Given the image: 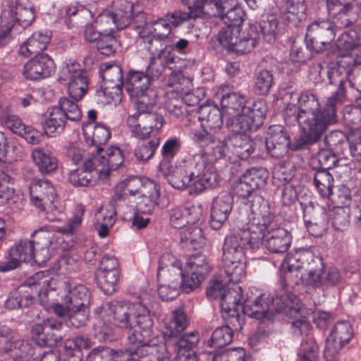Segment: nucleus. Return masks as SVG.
<instances>
[{
  "label": "nucleus",
  "mask_w": 361,
  "mask_h": 361,
  "mask_svg": "<svg viewBox=\"0 0 361 361\" xmlns=\"http://www.w3.org/2000/svg\"><path fill=\"white\" fill-rule=\"evenodd\" d=\"M233 332L228 326H222L216 328L212 334L209 345L221 348L228 345L233 340Z\"/></svg>",
  "instance_id": "nucleus-60"
},
{
  "label": "nucleus",
  "mask_w": 361,
  "mask_h": 361,
  "mask_svg": "<svg viewBox=\"0 0 361 361\" xmlns=\"http://www.w3.org/2000/svg\"><path fill=\"white\" fill-rule=\"evenodd\" d=\"M331 223L334 228L339 231H345L350 225V209L335 207L332 211Z\"/></svg>",
  "instance_id": "nucleus-63"
},
{
  "label": "nucleus",
  "mask_w": 361,
  "mask_h": 361,
  "mask_svg": "<svg viewBox=\"0 0 361 361\" xmlns=\"http://www.w3.org/2000/svg\"><path fill=\"white\" fill-rule=\"evenodd\" d=\"M31 238L36 249L35 262L42 265L51 258V250L54 248L52 247L54 234L44 228H41L33 232Z\"/></svg>",
  "instance_id": "nucleus-26"
},
{
  "label": "nucleus",
  "mask_w": 361,
  "mask_h": 361,
  "mask_svg": "<svg viewBox=\"0 0 361 361\" xmlns=\"http://www.w3.org/2000/svg\"><path fill=\"white\" fill-rule=\"evenodd\" d=\"M254 91L257 94L266 95L274 83V76L271 70L259 68L254 76Z\"/></svg>",
  "instance_id": "nucleus-48"
},
{
  "label": "nucleus",
  "mask_w": 361,
  "mask_h": 361,
  "mask_svg": "<svg viewBox=\"0 0 361 361\" xmlns=\"http://www.w3.org/2000/svg\"><path fill=\"white\" fill-rule=\"evenodd\" d=\"M100 73L102 82L96 95L103 97L106 103L121 102L124 82L121 67L115 63H105L100 68Z\"/></svg>",
  "instance_id": "nucleus-8"
},
{
  "label": "nucleus",
  "mask_w": 361,
  "mask_h": 361,
  "mask_svg": "<svg viewBox=\"0 0 361 361\" xmlns=\"http://www.w3.org/2000/svg\"><path fill=\"white\" fill-rule=\"evenodd\" d=\"M329 12L334 16V20L331 23H334L337 31L352 25L359 18V12L356 7L339 8L335 10L334 12L333 11H329Z\"/></svg>",
  "instance_id": "nucleus-47"
},
{
  "label": "nucleus",
  "mask_w": 361,
  "mask_h": 361,
  "mask_svg": "<svg viewBox=\"0 0 361 361\" xmlns=\"http://www.w3.org/2000/svg\"><path fill=\"white\" fill-rule=\"evenodd\" d=\"M120 273H107L94 275L98 287L106 295H111L118 288Z\"/></svg>",
  "instance_id": "nucleus-56"
},
{
  "label": "nucleus",
  "mask_w": 361,
  "mask_h": 361,
  "mask_svg": "<svg viewBox=\"0 0 361 361\" xmlns=\"http://www.w3.org/2000/svg\"><path fill=\"white\" fill-rule=\"evenodd\" d=\"M86 361H123L121 353L107 346L93 348L87 355Z\"/></svg>",
  "instance_id": "nucleus-54"
},
{
  "label": "nucleus",
  "mask_w": 361,
  "mask_h": 361,
  "mask_svg": "<svg viewBox=\"0 0 361 361\" xmlns=\"http://www.w3.org/2000/svg\"><path fill=\"white\" fill-rule=\"evenodd\" d=\"M353 336L351 324L347 321L336 323L326 341L324 361H339V351L350 342Z\"/></svg>",
  "instance_id": "nucleus-12"
},
{
  "label": "nucleus",
  "mask_w": 361,
  "mask_h": 361,
  "mask_svg": "<svg viewBox=\"0 0 361 361\" xmlns=\"http://www.w3.org/2000/svg\"><path fill=\"white\" fill-rule=\"evenodd\" d=\"M109 321L121 330L131 332L128 343L140 342L153 336L154 320L148 307L142 302L114 301L103 306Z\"/></svg>",
  "instance_id": "nucleus-3"
},
{
  "label": "nucleus",
  "mask_w": 361,
  "mask_h": 361,
  "mask_svg": "<svg viewBox=\"0 0 361 361\" xmlns=\"http://www.w3.org/2000/svg\"><path fill=\"white\" fill-rule=\"evenodd\" d=\"M262 244L272 253H285L291 244V233L286 229L276 226H271L263 232Z\"/></svg>",
  "instance_id": "nucleus-17"
},
{
  "label": "nucleus",
  "mask_w": 361,
  "mask_h": 361,
  "mask_svg": "<svg viewBox=\"0 0 361 361\" xmlns=\"http://www.w3.org/2000/svg\"><path fill=\"white\" fill-rule=\"evenodd\" d=\"M150 80L146 73L137 71H130L126 77L123 87L129 96L135 99L134 102H139L141 98L147 97L150 92H155L149 88Z\"/></svg>",
  "instance_id": "nucleus-20"
},
{
  "label": "nucleus",
  "mask_w": 361,
  "mask_h": 361,
  "mask_svg": "<svg viewBox=\"0 0 361 361\" xmlns=\"http://www.w3.org/2000/svg\"><path fill=\"white\" fill-rule=\"evenodd\" d=\"M180 242L186 247L197 250L204 246L205 238L202 230L197 226L187 227L180 233Z\"/></svg>",
  "instance_id": "nucleus-49"
},
{
  "label": "nucleus",
  "mask_w": 361,
  "mask_h": 361,
  "mask_svg": "<svg viewBox=\"0 0 361 361\" xmlns=\"http://www.w3.org/2000/svg\"><path fill=\"white\" fill-rule=\"evenodd\" d=\"M223 113L216 105L204 104L198 110V119L204 128L216 130L223 124Z\"/></svg>",
  "instance_id": "nucleus-34"
},
{
  "label": "nucleus",
  "mask_w": 361,
  "mask_h": 361,
  "mask_svg": "<svg viewBox=\"0 0 361 361\" xmlns=\"http://www.w3.org/2000/svg\"><path fill=\"white\" fill-rule=\"evenodd\" d=\"M63 323L55 317H49L32 327V338L40 347H54L63 340Z\"/></svg>",
  "instance_id": "nucleus-13"
},
{
  "label": "nucleus",
  "mask_w": 361,
  "mask_h": 361,
  "mask_svg": "<svg viewBox=\"0 0 361 361\" xmlns=\"http://www.w3.org/2000/svg\"><path fill=\"white\" fill-rule=\"evenodd\" d=\"M34 302L32 295L25 286H21L12 291L5 301V307L9 310L28 307Z\"/></svg>",
  "instance_id": "nucleus-44"
},
{
  "label": "nucleus",
  "mask_w": 361,
  "mask_h": 361,
  "mask_svg": "<svg viewBox=\"0 0 361 361\" xmlns=\"http://www.w3.org/2000/svg\"><path fill=\"white\" fill-rule=\"evenodd\" d=\"M156 103V92H150L147 97L134 102L137 112L127 118V126L133 137L142 140L151 136L157 137L165 123V119L161 114L151 111Z\"/></svg>",
  "instance_id": "nucleus-5"
},
{
  "label": "nucleus",
  "mask_w": 361,
  "mask_h": 361,
  "mask_svg": "<svg viewBox=\"0 0 361 361\" xmlns=\"http://www.w3.org/2000/svg\"><path fill=\"white\" fill-rule=\"evenodd\" d=\"M279 20L273 14H264L259 22V28L264 40L269 43L274 42L279 32Z\"/></svg>",
  "instance_id": "nucleus-51"
},
{
  "label": "nucleus",
  "mask_w": 361,
  "mask_h": 361,
  "mask_svg": "<svg viewBox=\"0 0 361 361\" xmlns=\"http://www.w3.org/2000/svg\"><path fill=\"white\" fill-rule=\"evenodd\" d=\"M314 265L321 267L322 260L314 258L309 251L299 250L295 253H288L283 259L281 267L283 269H288L289 272L305 269L308 274V269Z\"/></svg>",
  "instance_id": "nucleus-29"
},
{
  "label": "nucleus",
  "mask_w": 361,
  "mask_h": 361,
  "mask_svg": "<svg viewBox=\"0 0 361 361\" xmlns=\"http://www.w3.org/2000/svg\"><path fill=\"white\" fill-rule=\"evenodd\" d=\"M90 155L94 159V162H96V171L100 173V179L106 178L110 172L118 169L124 161L123 152L116 147H111L106 151L103 149L97 154L91 152Z\"/></svg>",
  "instance_id": "nucleus-16"
},
{
  "label": "nucleus",
  "mask_w": 361,
  "mask_h": 361,
  "mask_svg": "<svg viewBox=\"0 0 361 361\" xmlns=\"http://www.w3.org/2000/svg\"><path fill=\"white\" fill-rule=\"evenodd\" d=\"M36 18V10L30 4H24L22 0L16 3L12 10L11 20L14 24L18 25L23 28H26L32 25Z\"/></svg>",
  "instance_id": "nucleus-39"
},
{
  "label": "nucleus",
  "mask_w": 361,
  "mask_h": 361,
  "mask_svg": "<svg viewBox=\"0 0 361 361\" xmlns=\"http://www.w3.org/2000/svg\"><path fill=\"white\" fill-rule=\"evenodd\" d=\"M93 18L91 10L82 5L71 6L66 8L65 23L71 27L74 25L86 23Z\"/></svg>",
  "instance_id": "nucleus-46"
},
{
  "label": "nucleus",
  "mask_w": 361,
  "mask_h": 361,
  "mask_svg": "<svg viewBox=\"0 0 361 361\" xmlns=\"http://www.w3.org/2000/svg\"><path fill=\"white\" fill-rule=\"evenodd\" d=\"M54 281L48 274L44 271H39L29 277L26 281L27 288L34 286L38 292V297L40 302L45 305L48 302V294L49 290H54L52 284Z\"/></svg>",
  "instance_id": "nucleus-36"
},
{
  "label": "nucleus",
  "mask_w": 361,
  "mask_h": 361,
  "mask_svg": "<svg viewBox=\"0 0 361 361\" xmlns=\"http://www.w3.org/2000/svg\"><path fill=\"white\" fill-rule=\"evenodd\" d=\"M139 35L145 47L150 53V57H168L171 55L168 50L167 38L166 35H155L151 34L147 30L139 31Z\"/></svg>",
  "instance_id": "nucleus-31"
},
{
  "label": "nucleus",
  "mask_w": 361,
  "mask_h": 361,
  "mask_svg": "<svg viewBox=\"0 0 361 361\" xmlns=\"http://www.w3.org/2000/svg\"><path fill=\"white\" fill-rule=\"evenodd\" d=\"M325 142L334 151V153L342 155L345 158H347L350 148L353 147L348 142L346 134L340 130L331 131L326 136Z\"/></svg>",
  "instance_id": "nucleus-45"
},
{
  "label": "nucleus",
  "mask_w": 361,
  "mask_h": 361,
  "mask_svg": "<svg viewBox=\"0 0 361 361\" xmlns=\"http://www.w3.org/2000/svg\"><path fill=\"white\" fill-rule=\"evenodd\" d=\"M246 103L245 96L239 92L224 93L221 98V106L224 114L228 116L226 123L230 119L240 117Z\"/></svg>",
  "instance_id": "nucleus-32"
},
{
  "label": "nucleus",
  "mask_w": 361,
  "mask_h": 361,
  "mask_svg": "<svg viewBox=\"0 0 361 361\" xmlns=\"http://www.w3.org/2000/svg\"><path fill=\"white\" fill-rule=\"evenodd\" d=\"M175 62V57L169 56L168 57H150V61L146 68V74L149 80L154 78H158L162 74L165 66H170L171 64Z\"/></svg>",
  "instance_id": "nucleus-52"
},
{
  "label": "nucleus",
  "mask_w": 361,
  "mask_h": 361,
  "mask_svg": "<svg viewBox=\"0 0 361 361\" xmlns=\"http://www.w3.org/2000/svg\"><path fill=\"white\" fill-rule=\"evenodd\" d=\"M360 44L357 34L355 30L343 32L340 35L336 42V45L338 49L346 51H351L350 54L354 56L355 55L353 51L359 47ZM348 54H350V53Z\"/></svg>",
  "instance_id": "nucleus-62"
},
{
  "label": "nucleus",
  "mask_w": 361,
  "mask_h": 361,
  "mask_svg": "<svg viewBox=\"0 0 361 361\" xmlns=\"http://www.w3.org/2000/svg\"><path fill=\"white\" fill-rule=\"evenodd\" d=\"M169 183L174 188H188L190 194L200 195L209 188L216 187L220 177L204 154H195L182 165L166 175Z\"/></svg>",
  "instance_id": "nucleus-4"
},
{
  "label": "nucleus",
  "mask_w": 361,
  "mask_h": 361,
  "mask_svg": "<svg viewBox=\"0 0 361 361\" xmlns=\"http://www.w3.org/2000/svg\"><path fill=\"white\" fill-rule=\"evenodd\" d=\"M30 195L32 202L37 207L48 205L52 208L56 198L53 185L45 179L34 178L30 185Z\"/></svg>",
  "instance_id": "nucleus-23"
},
{
  "label": "nucleus",
  "mask_w": 361,
  "mask_h": 361,
  "mask_svg": "<svg viewBox=\"0 0 361 361\" xmlns=\"http://www.w3.org/2000/svg\"><path fill=\"white\" fill-rule=\"evenodd\" d=\"M59 80L68 85L69 95L73 100L62 97L58 105L50 109L49 116L42 122L46 134L50 137L61 134L68 121L78 122L81 120L82 111L77 102L87 94L90 83L87 73L76 62L63 65Z\"/></svg>",
  "instance_id": "nucleus-2"
},
{
  "label": "nucleus",
  "mask_w": 361,
  "mask_h": 361,
  "mask_svg": "<svg viewBox=\"0 0 361 361\" xmlns=\"http://www.w3.org/2000/svg\"><path fill=\"white\" fill-rule=\"evenodd\" d=\"M242 177L256 190L265 185L268 172L264 168H252L247 169Z\"/></svg>",
  "instance_id": "nucleus-61"
},
{
  "label": "nucleus",
  "mask_w": 361,
  "mask_h": 361,
  "mask_svg": "<svg viewBox=\"0 0 361 361\" xmlns=\"http://www.w3.org/2000/svg\"><path fill=\"white\" fill-rule=\"evenodd\" d=\"M189 324V319L185 310L179 307L172 312V317L166 326L164 332V338L178 336L181 334Z\"/></svg>",
  "instance_id": "nucleus-41"
},
{
  "label": "nucleus",
  "mask_w": 361,
  "mask_h": 361,
  "mask_svg": "<svg viewBox=\"0 0 361 361\" xmlns=\"http://www.w3.org/2000/svg\"><path fill=\"white\" fill-rule=\"evenodd\" d=\"M54 312L61 319L67 318L68 324L80 328L85 326L89 318V306L80 307H63L59 302L51 305Z\"/></svg>",
  "instance_id": "nucleus-30"
},
{
  "label": "nucleus",
  "mask_w": 361,
  "mask_h": 361,
  "mask_svg": "<svg viewBox=\"0 0 361 361\" xmlns=\"http://www.w3.org/2000/svg\"><path fill=\"white\" fill-rule=\"evenodd\" d=\"M290 137L281 126H271L267 131L265 146L271 157L280 159L288 152Z\"/></svg>",
  "instance_id": "nucleus-18"
},
{
  "label": "nucleus",
  "mask_w": 361,
  "mask_h": 361,
  "mask_svg": "<svg viewBox=\"0 0 361 361\" xmlns=\"http://www.w3.org/2000/svg\"><path fill=\"white\" fill-rule=\"evenodd\" d=\"M207 3L215 6L218 16L226 26L238 28L244 21L245 13L241 6L235 5L228 8L226 0H209Z\"/></svg>",
  "instance_id": "nucleus-27"
},
{
  "label": "nucleus",
  "mask_w": 361,
  "mask_h": 361,
  "mask_svg": "<svg viewBox=\"0 0 361 361\" xmlns=\"http://www.w3.org/2000/svg\"><path fill=\"white\" fill-rule=\"evenodd\" d=\"M266 112V104L262 100L247 102L240 117L230 119L226 126L232 132L257 130L262 125Z\"/></svg>",
  "instance_id": "nucleus-9"
},
{
  "label": "nucleus",
  "mask_w": 361,
  "mask_h": 361,
  "mask_svg": "<svg viewBox=\"0 0 361 361\" xmlns=\"http://www.w3.org/2000/svg\"><path fill=\"white\" fill-rule=\"evenodd\" d=\"M185 269L205 276L210 271L211 267L204 255L196 253L188 259Z\"/></svg>",
  "instance_id": "nucleus-59"
},
{
  "label": "nucleus",
  "mask_w": 361,
  "mask_h": 361,
  "mask_svg": "<svg viewBox=\"0 0 361 361\" xmlns=\"http://www.w3.org/2000/svg\"><path fill=\"white\" fill-rule=\"evenodd\" d=\"M314 184L322 197L326 198L334 190V179L332 175L325 170H317L314 175Z\"/></svg>",
  "instance_id": "nucleus-50"
},
{
  "label": "nucleus",
  "mask_w": 361,
  "mask_h": 361,
  "mask_svg": "<svg viewBox=\"0 0 361 361\" xmlns=\"http://www.w3.org/2000/svg\"><path fill=\"white\" fill-rule=\"evenodd\" d=\"M165 108L169 114L179 118L186 115L188 110L177 93L168 91L166 93Z\"/></svg>",
  "instance_id": "nucleus-57"
},
{
  "label": "nucleus",
  "mask_w": 361,
  "mask_h": 361,
  "mask_svg": "<svg viewBox=\"0 0 361 361\" xmlns=\"http://www.w3.org/2000/svg\"><path fill=\"white\" fill-rule=\"evenodd\" d=\"M250 238H245L243 233L238 231L226 237L223 245L222 262L228 281L238 283L245 276V249L258 248L254 245Z\"/></svg>",
  "instance_id": "nucleus-6"
},
{
  "label": "nucleus",
  "mask_w": 361,
  "mask_h": 361,
  "mask_svg": "<svg viewBox=\"0 0 361 361\" xmlns=\"http://www.w3.org/2000/svg\"><path fill=\"white\" fill-rule=\"evenodd\" d=\"M159 145V137H154L147 142L140 143L135 149V156L138 160L147 161L154 156Z\"/></svg>",
  "instance_id": "nucleus-64"
},
{
  "label": "nucleus",
  "mask_w": 361,
  "mask_h": 361,
  "mask_svg": "<svg viewBox=\"0 0 361 361\" xmlns=\"http://www.w3.org/2000/svg\"><path fill=\"white\" fill-rule=\"evenodd\" d=\"M115 211L113 209L101 208L97 214L96 229L100 238H105L109 234V231L114 224L116 219L114 217Z\"/></svg>",
  "instance_id": "nucleus-53"
},
{
  "label": "nucleus",
  "mask_w": 361,
  "mask_h": 361,
  "mask_svg": "<svg viewBox=\"0 0 361 361\" xmlns=\"http://www.w3.org/2000/svg\"><path fill=\"white\" fill-rule=\"evenodd\" d=\"M233 283L231 287L228 286L219 298L221 312L240 308L244 315L264 321L273 319L274 314L272 307L276 312L290 317L295 316L300 310L301 304L298 297L287 290L288 284H283L274 298L267 293L255 296L252 291L248 292L246 300L242 303V288L237 283Z\"/></svg>",
  "instance_id": "nucleus-1"
},
{
  "label": "nucleus",
  "mask_w": 361,
  "mask_h": 361,
  "mask_svg": "<svg viewBox=\"0 0 361 361\" xmlns=\"http://www.w3.org/2000/svg\"><path fill=\"white\" fill-rule=\"evenodd\" d=\"M209 0H182V3L188 7V11L175 10L168 13L165 19L169 22V26L175 27L180 26L184 22L190 19L202 18L204 15V6Z\"/></svg>",
  "instance_id": "nucleus-22"
},
{
  "label": "nucleus",
  "mask_w": 361,
  "mask_h": 361,
  "mask_svg": "<svg viewBox=\"0 0 361 361\" xmlns=\"http://www.w3.org/2000/svg\"><path fill=\"white\" fill-rule=\"evenodd\" d=\"M257 35L255 27H250L237 37L231 51L238 54L250 53L257 44Z\"/></svg>",
  "instance_id": "nucleus-43"
},
{
  "label": "nucleus",
  "mask_w": 361,
  "mask_h": 361,
  "mask_svg": "<svg viewBox=\"0 0 361 361\" xmlns=\"http://www.w3.org/2000/svg\"><path fill=\"white\" fill-rule=\"evenodd\" d=\"M113 15L116 19L118 30H122L131 25L133 4L128 0H114Z\"/></svg>",
  "instance_id": "nucleus-40"
},
{
  "label": "nucleus",
  "mask_w": 361,
  "mask_h": 361,
  "mask_svg": "<svg viewBox=\"0 0 361 361\" xmlns=\"http://www.w3.org/2000/svg\"><path fill=\"white\" fill-rule=\"evenodd\" d=\"M200 341V336L197 331L183 332L178 336L165 338L169 349L173 348L176 352L195 351Z\"/></svg>",
  "instance_id": "nucleus-35"
},
{
  "label": "nucleus",
  "mask_w": 361,
  "mask_h": 361,
  "mask_svg": "<svg viewBox=\"0 0 361 361\" xmlns=\"http://www.w3.org/2000/svg\"><path fill=\"white\" fill-rule=\"evenodd\" d=\"M193 139L204 150L200 154H204L210 164L228 157L229 147L226 141L208 133L205 129L195 131Z\"/></svg>",
  "instance_id": "nucleus-14"
},
{
  "label": "nucleus",
  "mask_w": 361,
  "mask_h": 361,
  "mask_svg": "<svg viewBox=\"0 0 361 361\" xmlns=\"http://www.w3.org/2000/svg\"><path fill=\"white\" fill-rule=\"evenodd\" d=\"M13 338L10 328L6 326H1L0 327V350L6 353L15 351L13 355L16 356L15 353H18V351H19V345H20L21 342L25 341H13Z\"/></svg>",
  "instance_id": "nucleus-58"
},
{
  "label": "nucleus",
  "mask_w": 361,
  "mask_h": 361,
  "mask_svg": "<svg viewBox=\"0 0 361 361\" xmlns=\"http://www.w3.org/2000/svg\"><path fill=\"white\" fill-rule=\"evenodd\" d=\"M170 224L175 228H182L187 224H194L200 219V213L195 207H176L170 210Z\"/></svg>",
  "instance_id": "nucleus-33"
},
{
  "label": "nucleus",
  "mask_w": 361,
  "mask_h": 361,
  "mask_svg": "<svg viewBox=\"0 0 361 361\" xmlns=\"http://www.w3.org/2000/svg\"><path fill=\"white\" fill-rule=\"evenodd\" d=\"M85 142L90 147H94V154L102 152V145L107 143L111 137V131L108 126L99 123L93 126L87 124L82 128Z\"/></svg>",
  "instance_id": "nucleus-28"
},
{
  "label": "nucleus",
  "mask_w": 361,
  "mask_h": 361,
  "mask_svg": "<svg viewBox=\"0 0 361 361\" xmlns=\"http://www.w3.org/2000/svg\"><path fill=\"white\" fill-rule=\"evenodd\" d=\"M233 197L228 192H221L214 198L210 209V226L214 230L222 227L233 209Z\"/></svg>",
  "instance_id": "nucleus-19"
},
{
  "label": "nucleus",
  "mask_w": 361,
  "mask_h": 361,
  "mask_svg": "<svg viewBox=\"0 0 361 361\" xmlns=\"http://www.w3.org/2000/svg\"><path fill=\"white\" fill-rule=\"evenodd\" d=\"M54 61L45 54L37 55L27 61L23 68V75L29 80H37L49 77L54 72Z\"/></svg>",
  "instance_id": "nucleus-25"
},
{
  "label": "nucleus",
  "mask_w": 361,
  "mask_h": 361,
  "mask_svg": "<svg viewBox=\"0 0 361 361\" xmlns=\"http://www.w3.org/2000/svg\"><path fill=\"white\" fill-rule=\"evenodd\" d=\"M32 157L42 173H51L57 169L56 158L43 148L34 149L32 152Z\"/></svg>",
  "instance_id": "nucleus-42"
},
{
  "label": "nucleus",
  "mask_w": 361,
  "mask_h": 361,
  "mask_svg": "<svg viewBox=\"0 0 361 361\" xmlns=\"http://www.w3.org/2000/svg\"><path fill=\"white\" fill-rule=\"evenodd\" d=\"M305 0H288L282 19L287 25L297 27L305 18Z\"/></svg>",
  "instance_id": "nucleus-38"
},
{
  "label": "nucleus",
  "mask_w": 361,
  "mask_h": 361,
  "mask_svg": "<svg viewBox=\"0 0 361 361\" xmlns=\"http://www.w3.org/2000/svg\"><path fill=\"white\" fill-rule=\"evenodd\" d=\"M183 274L180 261L169 254H164L161 256L157 273L159 282H168L181 286Z\"/></svg>",
  "instance_id": "nucleus-24"
},
{
  "label": "nucleus",
  "mask_w": 361,
  "mask_h": 361,
  "mask_svg": "<svg viewBox=\"0 0 361 361\" xmlns=\"http://www.w3.org/2000/svg\"><path fill=\"white\" fill-rule=\"evenodd\" d=\"M297 361H317L318 345L312 336L304 337L298 353Z\"/></svg>",
  "instance_id": "nucleus-55"
},
{
  "label": "nucleus",
  "mask_w": 361,
  "mask_h": 361,
  "mask_svg": "<svg viewBox=\"0 0 361 361\" xmlns=\"http://www.w3.org/2000/svg\"><path fill=\"white\" fill-rule=\"evenodd\" d=\"M96 162L88 155L82 162V166L71 171L69 173L68 181L73 186L87 187L96 184L100 178V173L96 171Z\"/></svg>",
  "instance_id": "nucleus-21"
},
{
  "label": "nucleus",
  "mask_w": 361,
  "mask_h": 361,
  "mask_svg": "<svg viewBox=\"0 0 361 361\" xmlns=\"http://www.w3.org/2000/svg\"><path fill=\"white\" fill-rule=\"evenodd\" d=\"M150 338H143L140 342L130 343L135 347L126 350V361H164L169 359V349L166 342L158 343Z\"/></svg>",
  "instance_id": "nucleus-11"
},
{
  "label": "nucleus",
  "mask_w": 361,
  "mask_h": 361,
  "mask_svg": "<svg viewBox=\"0 0 361 361\" xmlns=\"http://www.w3.org/2000/svg\"><path fill=\"white\" fill-rule=\"evenodd\" d=\"M68 288V293L63 298V302L59 303L63 307H87L90 304V293L83 285H78L71 288L70 284H66Z\"/></svg>",
  "instance_id": "nucleus-37"
},
{
  "label": "nucleus",
  "mask_w": 361,
  "mask_h": 361,
  "mask_svg": "<svg viewBox=\"0 0 361 361\" xmlns=\"http://www.w3.org/2000/svg\"><path fill=\"white\" fill-rule=\"evenodd\" d=\"M245 207L247 212V227L240 230L243 235L250 238L254 245H261L263 232L274 226V215L271 214L268 204L262 196L255 195L251 200H245Z\"/></svg>",
  "instance_id": "nucleus-7"
},
{
  "label": "nucleus",
  "mask_w": 361,
  "mask_h": 361,
  "mask_svg": "<svg viewBox=\"0 0 361 361\" xmlns=\"http://www.w3.org/2000/svg\"><path fill=\"white\" fill-rule=\"evenodd\" d=\"M337 30L330 20H316L307 27L305 43L307 48L321 54L326 50L335 38Z\"/></svg>",
  "instance_id": "nucleus-10"
},
{
  "label": "nucleus",
  "mask_w": 361,
  "mask_h": 361,
  "mask_svg": "<svg viewBox=\"0 0 361 361\" xmlns=\"http://www.w3.org/2000/svg\"><path fill=\"white\" fill-rule=\"evenodd\" d=\"M308 269V274L302 275L301 279L307 286L325 289L338 285L342 281L340 271L334 267H324L312 266Z\"/></svg>",
  "instance_id": "nucleus-15"
}]
</instances>
